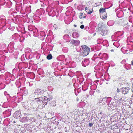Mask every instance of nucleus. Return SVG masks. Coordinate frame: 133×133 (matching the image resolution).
I'll return each mask as SVG.
<instances>
[{
	"label": "nucleus",
	"instance_id": "obj_30",
	"mask_svg": "<svg viewBox=\"0 0 133 133\" xmlns=\"http://www.w3.org/2000/svg\"><path fill=\"white\" fill-rule=\"evenodd\" d=\"M15 84L18 88L20 87L21 86V83L19 81H17L16 82Z\"/></svg>",
	"mask_w": 133,
	"mask_h": 133
},
{
	"label": "nucleus",
	"instance_id": "obj_39",
	"mask_svg": "<svg viewBox=\"0 0 133 133\" xmlns=\"http://www.w3.org/2000/svg\"><path fill=\"white\" fill-rule=\"evenodd\" d=\"M63 51L65 53H66L68 51V49L66 47H64L62 49Z\"/></svg>",
	"mask_w": 133,
	"mask_h": 133
},
{
	"label": "nucleus",
	"instance_id": "obj_43",
	"mask_svg": "<svg viewBox=\"0 0 133 133\" xmlns=\"http://www.w3.org/2000/svg\"><path fill=\"white\" fill-rule=\"evenodd\" d=\"M101 49V47L99 46H96L95 47V49L96 51L100 50Z\"/></svg>",
	"mask_w": 133,
	"mask_h": 133
},
{
	"label": "nucleus",
	"instance_id": "obj_55",
	"mask_svg": "<svg viewBox=\"0 0 133 133\" xmlns=\"http://www.w3.org/2000/svg\"><path fill=\"white\" fill-rule=\"evenodd\" d=\"M55 3L56 4H59V2L58 1H56Z\"/></svg>",
	"mask_w": 133,
	"mask_h": 133
},
{
	"label": "nucleus",
	"instance_id": "obj_15",
	"mask_svg": "<svg viewBox=\"0 0 133 133\" xmlns=\"http://www.w3.org/2000/svg\"><path fill=\"white\" fill-rule=\"evenodd\" d=\"M108 33V30L107 29H103L101 31L100 34L103 36H105Z\"/></svg>",
	"mask_w": 133,
	"mask_h": 133
},
{
	"label": "nucleus",
	"instance_id": "obj_49",
	"mask_svg": "<svg viewBox=\"0 0 133 133\" xmlns=\"http://www.w3.org/2000/svg\"><path fill=\"white\" fill-rule=\"evenodd\" d=\"M41 98L40 97H39V98H35V99L36 100V101H37V103H38V99H39V100H41Z\"/></svg>",
	"mask_w": 133,
	"mask_h": 133
},
{
	"label": "nucleus",
	"instance_id": "obj_13",
	"mask_svg": "<svg viewBox=\"0 0 133 133\" xmlns=\"http://www.w3.org/2000/svg\"><path fill=\"white\" fill-rule=\"evenodd\" d=\"M57 58L58 60L63 62L65 61L66 59V58L65 59V56L63 55H59L58 56Z\"/></svg>",
	"mask_w": 133,
	"mask_h": 133
},
{
	"label": "nucleus",
	"instance_id": "obj_24",
	"mask_svg": "<svg viewBox=\"0 0 133 133\" xmlns=\"http://www.w3.org/2000/svg\"><path fill=\"white\" fill-rule=\"evenodd\" d=\"M99 12L100 13V14H104L106 15V12L105 11V9L104 8H101L99 10Z\"/></svg>",
	"mask_w": 133,
	"mask_h": 133
},
{
	"label": "nucleus",
	"instance_id": "obj_54",
	"mask_svg": "<svg viewBox=\"0 0 133 133\" xmlns=\"http://www.w3.org/2000/svg\"><path fill=\"white\" fill-rule=\"evenodd\" d=\"M4 94L5 95H8L7 92L6 91H5L4 92Z\"/></svg>",
	"mask_w": 133,
	"mask_h": 133
},
{
	"label": "nucleus",
	"instance_id": "obj_9",
	"mask_svg": "<svg viewBox=\"0 0 133 133\" xmlns=\"http://www.w3.org/2000/svg\"><path fill=\"white\" fill-rule=\"evenodd\" d=\"M44 92L43 91L39 89H36L34 92V94L35 95L38 96L39 95H41Z\"/></svg>",
	"mask_w": 133,
	"mask_h": 133
},
{
	"label": "nucleus",
	"instance_id": "obj_38",
	"mask_svg": "<svg viewBox=\"0 0 133 133\" xmlns=\"http://www.w3.org/2000/svg\"><path fill=\"white\" fill-rule=\"evenodd\" d=\"M103 62L102 61L99 62L98 63V65H99L100 67L101 68H103Z\"/></svg>",
	"mask_w": 133,
	"mask_h": 133
},
{
	"label": "nucleus",
	"instance_id": "obj_46",
	"mask_svg": "<svg viewBox=\"0 0 133 133\" xmlns=\"http://www.w3.org/2000/svg\"><path fill=\"white\" fill-rule=\"evenodd\" d=\"M48 89L50 91H51L53 90V88L51 86H49L48 87Z\"/></svg>",
	"mask_w": 133,
	"mask_h": 133
},
{
	"label": "nucleus",
	"instance_id": "obj_42",
	"mask_svg": "<svg viewBox=\"0 0 133 133\" xmlns=\"http://www.w3.org/2000/svg\"><path fill=\"white\" fill-rule=\"evenodd\" d=\"M121 32H118L115 34V35L116 37H118L119 36H122V35L120 34Z\"/></svg>",
	"mask_w": 133,
	"mask_h": 133
},
{
	"label": "nucleus",
	"instance_id": "obj_18",
	"mask_svg": "<svg viewBox=\"0 0 133 133\" xmlns=\"http://www.w3.org/2000/svg\"><path fill=\"white\" fill-rule=\"evenodd\" d=\"M45 36L46 35L44 32L42 31L40 32V36L41 37H40L39 38H40L41 40H43L45 38Z\"/></svg>",
	"mask_w": 133,
	"mask_h": 133
},
{
	"label": "nucleus",
	"instance_id": "obj_25",
	"mask_svg": "<svg viewBox=\"0 0 133 133\" xmlns=\"http://www.w3.org/2000/svg\"><path fill=\"white\" fill-rule=\"evenodd\" d=\"M100 17L101 18L103 19V20H105L107 18V13H106V15L104 14H100Z\"/></svg>",
	"mask_w": 133,
	"mask_h": 133
},
{
	"label": "nucleus",
	"instance_id": "obj_31",
	"mask_svg": "<svg viewBox=\"0 0 133 133\" xmlns=\"http://www.w3.org/2000/svg\"><path fill=\"white\" fill-rule=\"evenodd\" d=\"M119 41L117 42H115L113 43V45L117 48H118L120 44L118 42Z\"/></svg>",
	"mask_w": 133,
	"mask_h": 133
},
{
	"label": "nucleus",
	"instance_id": "obj_59",
	"mask_svg": "<svg viewBox=\"0 0 133 133\" xmlns=\"http://www.w3.org/2000/svg\"><path fill=\"white\" fill-rule=\"evenodd\" d=\"M125 62V60H123V61H122V62Z\"/></svg>",
	"mask_w": 133,
	"mask_h": 133
},
{
	"label": "nucleus",
	"instance_id": "obj_12",
	"mask_svg": "<svg viewBox=\"0 0 133 133\" xmlns=\"http://www.w3.org/2000/svg\"><path fill=\"white\" fill-rule=\"evenodd\" d=\"M121 50L124 54L128 53L130 52L129 49L126 47H123L121 49Z\"/></svg>",
	"mask_w": 133,
	"mask_h": 133
},
{
	"label": "nucleus",
	"instance_id": "obj_60",
	"mask_svg": "<svg viewBox=\"0 0 133 133\" xmlns=\"http://www.w3.org/2000/svg\"><path fill=\"white\" fill-rule=\"evenodd\" d=\"M115 36L114 35H113L112 36V37L113 38Z\"/></svg>",
	"mask_w": 133,
	"mask_h": 133
},
{
	"label": "nucleus",
	"instance_id": "obj_44",
	"mask_svg": "<svg viewBox=\"0 0 133 133\" xmlns=\"http://www.w3.org/2000/svg\"><path fill=\"white\" fill-rule=\"evenodd\" d=\"M4 85L3 84H0V90H1L4 88L5 87Z\"/></svg>",
	"mask_w": 133,
	"mask_h": 133
},
{
	"label": "nucleus",
	"instance_id": "obj_2",
	"mask_svg": "<svg viewBox=\"0 0 133 133\" xmlns=\"http://www.w3.org/2000/svg\"><path fill=\"white\" fill-rule=\"evenodd\" d=\"M81 47L82 48H81V50L82 52L80 53V55L83 56L87 55L90 51L89 48L85 45H82Z\"/></svg>",
	"mask_w": 133,
	"mask_h": 133
},
{
	"label": "nucleus",
	"instance_id": "obj_63",
	"mask_svg": "<svg viewBox=\"0 0 133 133\" xmlns=\"http://www.w3.org/2000/svg\"><path fill=\"white\" fill-rule=\"evenodd\" d=\"M103 74H102V75H101V76H103Z\"/></svg>",
	"mask_w": 133,
	"mask_h": 133
},
{
	"label": "nucleus",
	"instance_id": "obj_52",
	"mask_svg": "<svg viewBox=\"0 0 133 133\" xmlns=\"http://www.w3.org/2000/svg\"><path fill=\"white\" fill-rule=\"evenodd\" d=\"M93 125L92 124V123H90L89 124V125L90 127H91Z\"/></svg>",
	"mask_w": 133,
	"mask_h": 133
},
{
	"label": "nucleus",
	"instance_id": "obj_57",
	"mask_svg": "<svg viewBox=\"0 0 133 133\" xmlns=\"http://www.w3.org/2000/svg\"><path fill=\"white\" fill-rule=\"evenodd\" d=\"M131 64L133 66V60L131 61Z\"/></svg>",
	"mask_w": 133,
	"mask_h": 133
},
{
	"label": "nucleus",
	"instance_id": "obj_61",
	"mask_svg": "<svg viewBox=\"0 0 133 133\" xmlns=\"http://www.w3.org/2000/svg\"><path fill=\"white\" fill-rule=\"evenodd\" d=\"M38 102H41L40 101V100L38 101Z\"/></svg>",
	"mask_w": 133,
	"mask_h": 133
},
{
	"label": "nucleus",
	"instance_id": "obj_5",
	"mask_svg": "<svg viewBox=\"0 0 133 133\" xmlns=\"http://www.w3.org/2000/svg\"><path fill=\"white\" fill-rule=\"evenodd\" d=\"M14 42H11L8 45L7 49L10 52H13L14 50Z\"/></svg>",
	"mask_w": 133,
	"mask_h": 133
},
{
	"label": "nucleus",
	"instance_id": "obj_26",
	"mask_svg": "<svg viewBox=\"0 0 133 133\" xmlns=\"http://www.w3.org/2000/svg\"><path fill=\"white\" fill-rule=\"evenodd\" d=\"M114 21L113 20H110L108 21L107 22L108 25L109 26H111L113 25L114 24Z\"/></svg>",
	"mask_w": 133,
	"mask_h": 133
},
{
	"label": "nucleus",
	"instance_id": "obj_33",
	"mask_svg": "<svg viewBox=\"0 0 133 133\" xmlns=\"http://www.w3.org/2000/svg\"><path fill=\"white\" fill-rule=\"evenodd\" d=\"M86 15L85 14H83V13L80 14V15L79 16V17L80 18H84L86 17Z\"/></svg>",
	"mask_w": 133,
	"mask_h": 133
},
{
	"label": "nucleus",
	"instance_id": "obj_3",
	"mask_svg": "<svg viewBox=\"0 0 133 133\" xmlns=\"http://www.w3.org/2000/svg\"><path fill=\"white\" fill-rule=\"evenodd\" d=\"M46 10L48 12V14L49 16L53 17L56 15V10L52 7L48 6L46 8Z\"/></svg>",
	"mask_w": 133,
	"mask_h": 133
},
{
	"label": "nucleus",
	"instance_id": "obj_35",
	"mask_svg": "<svg viewBox=\"0 0 133 133\" xmlns=\"http://www.w3.org/2000/svg\"><path fill=\"white\" fill-rule=\"evenodd\" d=\"M85 9L86 11L87 12L88 14H90L92 12L91 10H88L87 7H85Z\"/></svg>",
	"mask_w": 133,
	"mask_h": 133
},
{
	"label": "nucleus",
	"instance_id": "obj_11",
	"mask_svg": "<svg viewBox=\"0 0 133 133\" xmlns=\"http://www.w3.org/2000/svg\"><path fill=\"white\" fill-rule=\"evenodd\" d=\"M129 88H122L121 89V91L122 93L124 94H125L128 93Z\"/></svg>",
	"mask_w": 133,
	"mask_h": 133
},
{
	"label": "nucleus",
	"instance_id": "obj_4",
	"mask_svg": "<svg viewBox=\"0 0 133 133\" xmlns=\"http://www.w3.org/2000/svg\"><path fill=\"white\" fill-rule=\"evenodd\" d=\"M111 100V98L110 97H105L100 101V104L102 105H108V104L110 102Z\"/></svg>",
	"mask_w": 133,
	"mask_h": 133
},
{
	"label": "nucleus",
	"instance_id": "obj_37",
	"mask_svg": "<svg viewBox=\"0 0 133 133\" xmlns=\"http://www.w3.org/2000/svg\"><path fill=\"white\" fill-rule=\"evenodd\" d=\"M101 69L102 68L100 67L98 65H96L94 68V69L95 70H98Z\"/></svg>",
	"mask_w": 133,
	"mask_h": 133
},
{
	"label": "nucleus",
	"instance_id": "obj_36",
	"mask_svg": "<svg viewBox=\"0 0 133 133\" xmlns=\"http://www.w3.org/2000/svg\"><path fill=\"white\" fill-rule=\"evenodd\" d=\"M97 87L96 85L94 84L93 85L90 86V89L91 90H95L96 89Z\"/></svg>",
	"mask_w": 133,
	"mask_h": 133
},
{
	"label": "nucleus",
	"instance_id": "obj_22",
	"mask_svg": "<svg viewBox=\"0 0 133 133\" xmlns=\"http://www.w3.org/2000/svg\"><path fill=\"white\" fill-rule=\"evenodd\" d=\"M21 90V93L23 94V95H26L28 93V92L27 90H26L24 88H23Z\"/></svg>",
	"mask_w": 133,
	"mask_h": 133
},
{
	"label": "nucleus",
	"instance_id": "obj_17",
	"mask_svg": "<svg viewBox=\"0 0 133 133\" xmlns=\"http://www.w3.org/2000/svg\"><path fill=\"white\" fill-rule=\"evenodd\" d=\"M63 38L66 42H69L70 41V37L68 35H65L63 36Z\"/></svg>",
	"mask_w": 133,
	"mask_h": 133
},
{
	"label": "nucleus",
	"instance_id": "obj_32",
	"mask_svg": "<svg viewBox=\"0 0 133 133\" xmlns=\"http://www.w3.org/2000/svg\"><path fill=\"white\" fill-rule=\"evenodd\" d=\"M88 85H85L82 86V90H83L85 91L88 89Z\"/></svg>",
	"mask_w": 133,
	"mask_h": 133
},
{
	"label": "nucleus",
	"instance_id": "obj_21",
	"mask_svg": "<svg viewBox=\"0 0 133 133\" xmlns=\"http://www.w3.org/2000/svg\"><path fill=\"white\" fill-rule=\"evenodd\" d=\"M72 44H73L75 45H79L80 42L78 40H73L71 41Z\"/></svg>",
	"mask_w": 133,
	"mask_h": 133
},
{
	"label": "nucleus",
	"instance_id": "obj_20",
	"mask_svg": "<svg viewBox=\"0 0 133 133\" xmlns=\"http://www.w3.org/2000/svg\"><path fill=\"white\" fill-rule=\"evenodd\" d=\"M117 15L118 17H122L123 16V12L122 11L120 10L117 12Z\"/></svg>",
	"mask_w": 133,
	"mask_h": 133
},
{
	"label": "nucleus",
	"instance_id": "obj_29",
	"mask_svg": "<svg viewBox=\"0 0 133 133\" xmlns=\"http://www.w3.org/2000/svg\"><path fill=\"white\" fill-rule=\"evenodd\" d=\"M34 20L37 22H39L41 20V18L39 16L34 17Z\"/></svg>",
	"mask_w": 133,
	"mask_h": 133
},
{
	"label": "nucleus",
	"instance_id": "obj_16",
	"mask_svg": "<svg viewBox=\"0 0 133 133\" xmlns=\"http://www.w3.org/2000/svg\"><path fill=\"white\" fill-rule=\"evenodd\" d=\"M30 119L27 117H24L22 118H21L20 119V121L22 122H27L29 121Z\"/></svg>",
	"mask_w": 133,
	"mask_h": 133
},
{
	"label": "nucleus",
	"instance_id": "obj_53",
	"mask_svg": "<svg viewBox=\"0 0 133 133\" xmlns=\"http://www.w3.org/2000/svg\"><path fill=\"white\" fill-rule=\"evenodd\" d=\"M120 91V90L119 89H117V92H119Z\"/></svg>",
	"mask_w": 133,
	"mask_h": 133
},
{
	"label": "nucleus",
	"instance_id": "obj_50",
	"mask_svg": "<svg viewBox=\"0 0 133 133\" xmlns=\"http://www.w3.org/2000/svg\"><path fill=\"white\" fill-rule=\"evenodd\" d=\"M80 28L81 29H83L84 28V25H81L80 26Z\"/></svg>",
	"mask_w": 133,
	"mask_h": 133
},
{
	"label": "nucleus",
	"instance_id": "obj_10",
	"mask_svg": "<svg viewBox=\"0 0 133 133\" xmlns=\"http://www.w3.org/2000/svg\"><path fill=\"white\" fill-rule=\"evenodd\" d=\"M90 63V61L89 59H85L84 61H83L82 62V65L85 67L89 65Z\"/></svg>",
	"mask_w": 133,
	"mask_h": 133
},
{
	"label": "nucleus",
	"instance_id": "obj_1",
	"mask_svg": "<svg viewBox=\"0 0 133 133\" xmlns=\"http://www.w3.org/2000/svg\"><path fill=\"white\" fill-rule=\"evenodd\" d=\"M94 57V61L97 62L98 61H99L100 59H102L103 60H107L108 58V56L106 53H102L100 52L98 54H95Z\"/></svg>",
	"mask_w": 133,
	"mask_h": 133
},
{
	"label": "nucleus",
	"instance_id": "obj_34",
	"mask_svg": "<svg viewBox=\"0 0 133 133\" xmlns=\"http://www.w3.org/2000/svg\"><path fill=\"white\" fill-rule=\"evenodd\" d=\"M98 26L101 28H103V27L105 28V27H106V26H105L103 24V23H99L98 24Z\"/></svg>",
	"mask_w": 133,
	"mask_h": 133
},
{
	"label": "nucleus",
	"instance_id": "obj_6",
	"mask_svg": "<svg viewBox=\"0 0 133 133\" xmlns=\"http://www.w3.org/2000/svg\"><path fill=\"white\" fill-rule=\"evenodd\" d=\"M15 98V96L12 97L11 99L12 100H13V101H10L9 102V103L7 102H4L2 105V107L4 108H7L12 103V102H14L15 101V100H14Z\"/></svg>",
	"mask_w": 133,
	"mask_h": 133
},
{
	"label": "nucleus",
	"instance_id": "obj_40",
	"mask_svg": "<svg viewBox=\"0 0 133 133\" xmlns=\"http://www.w3.org/2000/svg\"><path fill=\"white\" fill-rule=\"evenodd\" d=\"M19 95V94L18 93L17 94V97H18L17 98L16 97V98L19 99L20 101H22L23 99V98L21 96L20 97H18Z\"/></svg>",
	"mask_w": 133,
	"mask_h": 133
},
{
	"label": "nucleus",
	"instance_id": "obj_51",
	"mask_svg": "<svg viewBox=\"0 0 133 133\" xmlns=\"http://www.w3.org/2000/svg\"><path fill=\"white\" fill-rule=\"evenodd\" d=\"M127 65H128L127 64H125V65L124 67L127 69H130V68L129 67L128 68H127Z\"/></svg>",
	"mask_w": 133,
	"mask_h": 133
},
{
	"label": "nucleus",
	"instance_id": "obj_19",
	"mask_svg": "<svg viewBox=\"0 0 133 133\" xmlns=\"http://www.w3.org/2000/svg\"><path fill=\"white\" fill-rule=\"evenodd\" d=\"M34 28L32 26L30 25L28 26V29L29 31L28 32L30 34H31V32H32L34 29Z\"/></svg>",
	"mask_w": 133,
	"mask_h": 133
},
{
	"label": "nucleus",
	"instance_id": "obj_7",
	"mask_svg": "<svg viewBox=\"0 0 133 133\" xmlns=\"http://www.w3.org/2000/svg\"><path fill=\"white\" fill-rule=\"evenodd\" d=\"M11 109H8L5 110L3 112V114L4 117H8L9 116L11 115Z\"/></svg>",
	"mask_w": 133,
	"mask_h": 133
},
{
	"label": "nucleus",
	"instance_id": "obj_41",
	"mask_svg": "<svg viewBox=\"0 0 133 133\" xmlns=\"http://www.w3.org/2000/svg\"><path fill=\"white\" fill-rule=\"evenodd\" d=\"M48 59H51L52 58V56L51 54H49L46 57Z\"/></svg>",
	"mask_w": 133,
	"mask_h": 133
},
{
	"label": "nucleus",
	"instance_id": "obj_62",
	"mask_svg": "<svg viewBox=\"0 0 133 133\" xmlns=\"http://www.w3.org/2000/svg\"><path fill=\"white\" fill-rule=\"evenodd\" d=\"M96 33H95L94 34V35H96Z\"/></svg>",
	"mask_w": 133,
	"mask_h": 133
},
{
	"label": "nucleus",
	"instance_id": "obj_8",
	"mask_svg": "<svg viewBox=\"0 0 133 133\" xmlns=\"http://www.w3.org/2000/svg\"><path fill=\"white\" fill-rule=\"evenodd\" d=\"M109 103H109L108 104V109H112L116 107V103L114 101H112L111 103L110 104Z\"/></svg>",
	"mask_w": 133,
	"mask_h": 133
},
{
	"label": "nucleus",
	"instance_id": "obj_47",
	"mask_svg": "<svg viewBox=\"0 0 133 133\" xmlns=\"http://www.w3.org/2000/svg\"><path fill=\"white\" fill-rule=\"evenodd\" d=\"M25 38L23 37H22L20 38V41L21 42H23Z\"/></svg>",
	"mask_w": 133,
	"mask_h": 133
},
{
	"label": "nucleus",
	"instance_id": "obj_23",
	"mask_svg": "<svg viewBox=\"0 0 133 133\" xmlns=\"http://www.w3.org/2000/svg\"><path fill=\"white\" fill-rule=\"evenodd\" d=\"M38 30L37 29H35L32 32H31V34L32 35L33 34L34 36L36 37L37 36Z\"/></svg>",
	"mask_w": 133,
	"mask_h": 133
},
{
	"label": "nucleus",
	"instance_id": "obj_45",
	"mask_svg": "<svg viewBox=\"0 0 133 133\" xmlns=\"http://www.w3.org/2000/svg\"><path fill=\"white\" fill-rule=\"evenodd\" d=\"M42 102L43 103V104L44 106L45 105H46L47 103V101L46 100H43V101H42Z\"/></svg>",
	"mask_w": 133,
	"mask_h": 133
},
{
	"label": "nucleus",
	"instance_id": "obj_28",
	"mask_svg": "<svg viewBox=\"0 0 133 133\" xmlns=\"http://www.w3.org/2000/svg\"><path fill=\"white\" fill-rule=\"evenodd\" d=\"M19 37V35L17 33L15 34L12 36V38L15 39H17V38H18Z\"/></svg>",
	"mask_w": 133,
	"mask_h": 133
},
{
	"label": "nucleus",
	"instance_id": "obj_14",
	"mask_svg": "<svg viewBox=\"0 0 133 133\" xmlns=\"http://www.w3.org/2000/svg\"><path fill=\"white\" fill-rule=\"evenodd\" d=\"M21 114V112L20 110H17L16 111L15 114L14 115V117L16 118H18L20 117V115Z\"/></svg>",
	"mask_w": 133,
	"mask_h": 133
},
{
	"label": "nucleus",
	"instance_id": "obj_64",
	"mask_svg": "<svg viewBox=\"0 0 133 133\" xmlns=\"http://www.w3.org/2000/svg\"><path fill=\"white\" fill-rule=\"evenodd\" d=\"M115 39H116L115 40H115V41H117L116 39L115 38Z\"/></svg>",
	"mask_w": 133,
	"mask_h": 133
},
{
	"label": "nucleus",
	"instance_id": "obj_58",
	"mask_svg": "<svg viewBox=\"0 0 133 133\" xmlns=\"http://www.w3.org/2000/svg\"><path fill=\"white\" fill-rule=\"evenodd\" d=\"M111 52H113L114 51V50L113 49H112L111 50Z\"/></svg>",
	"mask_w": 133,
	"mask_h": 133
},
{
	"label": "nucleus",
	"instance_id": "obj_48",
	"mask_svg": "<svg viewBox=\"0 0 133 133\" xmlns=\"http://www.w3.org/2000/svg\"><path fill=\"white\" fill-rule=\"evenodd\" d=\"M53 27L55 29H54L55 30H57V29H58V27H57V25H56V24H55L54 25V26H53Z\"/></svg>",
	"mask_w": 133,
	"mask_h": 133
},
{
	"label": "nucleus",
	"instance_id": "obj_27",
	"mask_svg": "<svg viewBox=\"0 0 133 133\" xmlns=\"http://www.w3.org/2000/svg\"><path fill=\"white\" fill-rule=\"evenodd\" d=\"M78 33L76 32H74L72 34V37L75 38H77L78 37Z\"/></svg>",
	"mask_w": 133,
	"mask_h": 133
},
{
	"label": "nucleus",
	"instance_id": "obj_56",
	"mask_svg": "<svg viewBox=\"0 0 133 133\" xmlns=\"http://www.w3.org/2000/svg\"><path fill=\"white\" fill-rule=\"evenodd\" d=\"M106 42V43H107V42L106 41H103V43H104V42Z\"/></svg>",
	"mask_w": 133,
	"mask_h": 133
}]
</instances>
